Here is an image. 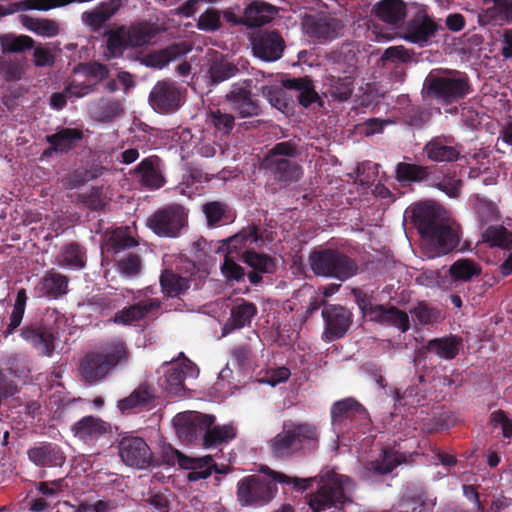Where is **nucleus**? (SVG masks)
Listing matches in <instances>:
<instances>
[{"instance_id": "nucleus-36", "label": "nucleus", "mask_w": 512, "mask_h": 512, "mask_svg": "<svg viewBox=\"0 0 512 512\" xmlns=\"http://www.w3.org/2000/svg\"><path fill=\"white\" fill-rule=\"evenodd\" d=\"M375 15L384 23L401 26L407 15V5L403 0H381L374 7Z\"/></svg>"}, {"instance_id": "nucleus-45", "label": "nucleus", "mask_w": 512, "mask_h": 512, "mask_svg": "<svg viewBox=\"0 0 512 512\" xmlns=\"http://www.w3.org/2000/svg\"><path fill=\"white\" fill-rule=\"evenodd\" d=\"M56 261L61 267H69L78 270L83 269L86 265L85 250L76 242L68 243L61 248L56 257Z\"/></svg>"}, {"instance_id": "nucleus-19", "label": "nucleus", "mask_w": 512, "mask_h": 512, "mask_svg": "<svg viewBox=\"0 0 512 512\" xmlns=\"http://www.w3.org/2000/svg\"><path fill=\"white\" fill-rule=\"evenodd\" d=\"M122 461L130 467L145 469L152 464L150 447L141 437L125 436L118 445Z\"/></svg>"}, {"instance_id": "nucleus-62", "label": "nucleus", "mask_w": 512, "mask_h": 512, "mask_svg": "<svg viewBox=\"0 0 512 512\" xmlns=\"http://www.w3.org/2000/svg\"><path fill=\"white\" fill-rule=\"evenodd\" d=\"M129 47L126 40L125 26H120L117 30L111 31L107 38V48L113 55L122 54Z\"/></svg>"}, {"instance_id": "nucleus-44", "label": "nucleus", "mask_w": 512, "mask_h": 512, "mask_svg": "<svg viewBox=\"0 0 512 512\" xmlns=\"http://www.w3.org/2000/svg\"><path fill=\"white\" fill-rule=\"evenodd\" d=\"M28 296L26 289L20 288L17 291L16 299L13 305L12 312L9 316V322H2V329L0 330L3 338L7 339L12 335L16 329L21 325L26 310Z\"/></svg>"}, {"instance_id": "nucleus-39", "label": "nucleus", "mask_w": 512, "mask_h": 512, "mask_svg": "<svg viewBox=\"0 0 512 512\" xmlns=\"http://www.w3.org/2000/svg\"><path fill=\"white\" fill-rule=\"evenodd\" d=\"M188 51L183 43H174L166 48L147 53L143 57L142 63L147 67L162 69L171 61L186 55Z\"/></svg>"}, {"instance_id": "nucleus-52", "label": "nucleus", "mask_w": 512, "mask_h": 512, "mask_svg": "<svg viewBox=\"0 0 512 512\" xmlns=\"http://www.w3.org/2000/svg\"><path fill=\"white\" fill-rule=\"evenodd\" d=\"M35 41L27 35H15L12 33L0 35L2 53H21L34 47Z\"/></svg>"}, {"instance_id": "nucleus-1", "label": "nucleus", "mask_w": 512, "mask_h": 512, "mask_svg": "<svg viewBox=\"0 0 512 512\" xmlns=\"http://www.w3.org/2000/svg\"><path fill=\"white\" fill-rule=\"evenodd\" d=\"M261 471L280 484L292 485L295 490L301 492L308 490L312 482L317 481L319 483L317 490L307 495V503L312 512H326L331 509L340 511L353 502L355 481L333 470L309 478L291 477L269 467Z\"/></svg>"}, {"instance_id": "nucleus-38", "label": "nucleus", "mask_w": 512, "mask_h": 512, "mask_svg": "<svg viewBox=\"0 0 512 512\" xmlns=\"http://www.w3.org/2000/svg\"><path fill=\"white\" fill-rule=\"evenodd\" d=\"M462 345L463 340L460 336L450 334L429 340L422 349L425 352L434 353L440 358L452 360L457 357Z\"/></svg>"}, {"instance_id": "nucleus-30", "label": "nucleus", "mask_w": 512, "mask_h": 512, "mask_svg": "<svg viewBox=\"0 0 512 512\" xmlns=\"http://www.w3.org/2000/svg\"><path fill=\"white\" fill-rule=\"evenodd\" d=\"M263 165L279 182H296L303 174L299 164L286 158L265 157Z\"/></svg>"}, {"instance_id": "nucleus-20", "label": "nucleus", "mask_w": 512, "mask_h": 512, "mask_svg": "<svg viewBox=\"0 0 512 512\" xmlns=\"http://www.w3.org/2000/svg\"><path fill=\"white\" fill-rule=\"evenodd\" d=\"M130 174L149 190L160 189L166 184L165 164L157 155H151L141 160Z\"/></svg>"}, {"instance_id": "nucleus-15", "label": "nucleus", "mask_w": 512, "mask_h": 512, "mask_svg": "<svg viewBox=\"0 0 512 512\" xmlns=\"http://www.w3.org/2000/svg\"><path fill=\"white\" fill-rule=\"evenodd\" d=\"M326 341H335L343 338L353 323V313L345 306L339 304H325L321 312Z\"/></svg>"}, {"instance_id": "nucleus-18", "label": "nucleus", "mask_w": 512, "mask_h": 512, "mask_svg": "<svg viewBox=\"0 0 512 512\" xmlns=\"http://www.w3.org/2000/svg\"><path fill=\"white\" fill-rule=\"evenodd\" d=\"M423 153L431 162L453 163L461 157L462 145L452 135L441 134L425 143Z\"/></svg>"}, {"instance_id": "nucleus-8", "label": "nucleus", "mask_w": 512, "mask_h": 512, "mask_svg": "<svg viewBox=\"0 0 512 512\" xmlns=\"http://www.w3.org/2000/svg\"><path fill=\"white\" fill-rule=\"evenodd\" d=\"M330 416L332 428L337 434L369 427L371 424L367 409L353 397L334 402L330 408Z\"/></svg>"}, {"instance_id": "nucleus-5", "label": "nucleus", "mask_w": 512, "mask_h": 512, "mask_svg": "<svg viewBox=\"0 0 512 512\" xmlns=\"http://www.w3.org/2000/svg\"><path fill=\"white\" fill-rule=\"evenodd\" d=\"M318 442L317 427L304 422L285 426L268 442V446L274 458L289 460L300 453L317 449Z\"/></svg>"}, {"instance_id": "nucleus-59", "label": "nucleus", "mask_w": 512, "mask_h": 512, "mask_svg": "<svg viewBox=\"0 0 512 512\" xmlns=\"http://www.w3.org/2000/svg\"><path fill=\"white\" fill-rule=\"evenodd\" d=\"M79 198L80 201L92 211H104L108 205V201L101 187H92L88 193L80 194Z\"/></svg>"}, {"instance_id": "nucleus-47", "label": "nucleus", "mask_w": 512, "mask_h": 512, "mask_svg": "<svg viewBox=\"0 0 512 512\" xmlns=\"http://www.w3.org/2000/svg\"><path fill=\"white\" fill-rule=\"evenodd\" d=\"M137 245L136 240L127 232L126 228H116L106 235L102 250L107 253L117 254L124 249Z\"/></svg>"}, {"instance_id": "nucleus-35", "label": "nucleus", "mask_w": 512, "mask_h": 512, "mask_svg": "<svg viewBox=\"0 0 512 512\" xmlns=\"http://www.w3.org/2000/svg\"><path fill=\"white\" fill-rule=\"evenodd\" d=\"M82 139L83 132L81 130L77 128H61L56 133L46 136V141L50 147L45 151V154H50L51 152L68 153Z\"/></svg>"}, {"instance_id": "nucleus-55", "label": "nucleus", "mask_w": 512, "mask_h": 512, "mask_svg": "<svg viewBox=\"0 0 512 512\" xmlns=\"http://www.w3.org/2000/svg\"><path fill=\"white\" fill-rule=\"evenodd\" d=\"M241 259L260 273H273L276 269L275 258L263 253H257L254 250L243 251L241 253Z\"/></svg>"}, {"instance_id": "nucleus-46", "label": "nucleus", "mask_w": 512, "mask_h": 512, "mask_svg": "<svg viewBox=\"0 0 512 512\" xmlns=\"http://www.w3.org/2000/svg\"><path fill=\"white\" fill-rule=\"evenodd\" d=\"M209 227H218L234 219L230 206L221 201H210L202 206Z\"/></svg>"}, {"instance_id": "nucleus-10", "label": "nucleus", "mask_w": 512, "mask_h": 512, "mask_svg": "<svg viewBox=\"0 0 512 512\" xmlns=\"http://www.w3.org/2000/svg\"><path fill=\"white\" fill-rule=\"evenodd\" d=\"M302 25L306 35L317 44H328L342 37L345 29L342 19L327 12L306 15Z\"/></svg>"}, {"instance_id": "nucleus-40", "label": "nucleus", "mask_w": 512, "mask_h": 512, "mask_svg": "<svg viewBox=\"0 0 512 512\" xmlns=\"http://www.w3.org/2000/svg\"><path fill=\"white\" fill-rule=\"evenodd\" d=\"M193 363L185 359L181 364H173L165 374L166 389L170 394L181 396L185 392L184 380L188 375H193Z\"/></svg>"}, {"instance_id": "nucleus-27", "label": "nucleus", "mask_w": 512, "mask_h": 512, "mask_svg": "<svg viewBox=\"0 0 512 512\" xmlns=\"http://www.w3.org/2000/svg\"><path fill=\"white\" fill-rule=\"evenodd\" d=\"M156 389L153 384L143 382L128 396L118 402L122 413L133 409L150 410L155 406Z\"/></svg>"}, {"instance_id": "nucleus-32", "label": "nucleus", "mask_w": 512, "mask_h": 512, "mask_svg": "<svg viewBox=\"0 0 512 512\" xmlns=\"http://www.w3.org/2000/svg\"><path fill=\"white\" fill-rule=\"evenodd\" d=\"M278 9L263 0H253L244 9L245 26L257 28L270 23Z\"/></svg>"}, {"instance_id": "nucleus-24", "label": "nucleus", "mask_w": 512, "mask_h": 512, "mask_svg": "<svg viewBox=\"0 0 512 512\" xmlns=\"http://www.w3.org/2000/svg\"><path fill=\"white\" fill-rule=\"evenodd\" d=\"M160 307L161 301L158 298H146L118 310L110 321L118 325H131L158 312Z\"/></svg>"}, {"instance_id": "nucleus-25", "label": "nucleus", "mask_w": 512, "mask_h": 512, "mask_svg": "<svg viewBox=\"0 0 512 512\" xmlns=\"http://www.w3.org/2000/svg\"><path fill=\"white\" fill-rule=\"evenodd\" d=\"M28 459L38 467H61L66 460L62 448L52 442H40L27 451Z\"/></svg>"}, {"instance_id": "nucleus-34", "label": "nucleus", "mask_w": 512, "mask_h": 512, "mask_svg": "<svg viewBox=\"0 0 512 512\" xmlns=\"http://www.w3.org/2000/svg\"><path fill=\"white\" fill-rule=\"evenodd\" d=\"M122 6V0H109L100 3L97 7L82 13V21L92 31H99L104 24L111 19Z\"/></svg>"}, {"instance_id": "nucleus-29", "label": "nucleus", "mask_w": 512, "mask_h": 512, "mask_svg": "<svg viewBox=\"0 0 512 512\" xmlns=\"http://www.w3.org/2000/svg\"><path fill=\"white\" fill-rule=\"evenodd\" d=\"M262 241V235L256 225L244 227L235 235L228 237L222 241V249L226 251V255L231 256L233 253H240L242 250H252L251 246Z\"/></svg>"}, {"instance_id": "nucleus-14", "label": "nucleus", "mask_w": 512, "mask_h": 512, "mask_svg": "<svg viewBox=\"0 0 512 512\" xmlns=\"http://www.w3.org/2000/svg\"><path fill=\"white\" fill-rule=\"evenodd\" d=\"M165 461L168 464H174L176 461L183 469L189 470L187 479L191 482L208 478L213 471L221 473L217 469L213 457L206 455L204 457H189L180 451L169 447V451H165Z\"/></svg>"}, {"instance_id": "nucleus-51", "label": "nucleus", "mask_w": 512, "mask_h": 512, "mask_svg": "<svg viewBox=\"0 0 512 512\" xmlns=\"http://www.w3.org/2000/svg\"><path fill=\"white\" fill-rule=\"evenodd\" d=\"M328 93L336 101L348 100L354 90V80L350 76L337 77L330 75L327 77Z\"/></svg>"}, {"instance_id": "nucleus-64", "label": "nucleus", "mask_w": 512, "mask_h": 512, "mask_svg": "<svg viewBox=\"0 0 512 512\" xmlns=\"http://www.w3.org/2000/svg\"><path fill=\"white\" fill-rule=\"evenodd\" d=\"M356 53L350 47L349 44H342L340 48L332 50L328 55L327 59L333 64L343 65L350 64L354 61Z\"/></svg>"}, {"instance_id": "nucleus-11", "label": "nucleus", "mask_w": 512, "mask_h": 512, "mask_svg": "<svg viewBox=\"0 0 512 512\" xmlns=\"http://www.w3.org/2000/svg\"><path fill=\"white\" fill-rule=\"evenodd\" d=\"M271 480L259 475H249L237 483V499L242 506L264 505L270 502L277 494V486Z\"/></svg>"}, {"instance_id": "nucleus-12", "label": "nucleus", "mask_w": 512, "mask_h": 512, "mask_svg": "<svg viewBox=\"0 0 512 512\" xmlns=\"http://www.w3.org/2000/svg\"><path fill=\"white\" fill-rule=\"evenodd\" d=\"M185 88L175 81L165 79L158 81L149 93V104L160 114L176 112L185 101Z\"/></svg>"}, {"instance_id": "nucleus-6", "label": "nucleus", "mask_w": 512, "mask_h": 512, "mask_svg": "<svg viewBox=\"0 0 512 512\" xmlns=\"http://www.w3.org/2000/svg\"><path fill=\"white\" fill-rule=\"evenodd\" d=\"M424 89L427 97L445 105L456 103L473 92L468 75L458 70L430 72L424 81Z\"/></svg>"}, {"instance_id": "nucleus-13", "label": "nucleus", "mask_w": 512, "mask_h": 512, "mask_svg": "<svg viewBox=\"0 0 512 512\" xmlns=\"http://www.w3.org/2000/svg\"><path fill=\"white\" fill-rule=\"evenodd\" d=\"M253 55L263 62H275L282 58L286 42L277 29H259L249 37Z\"/></svg>"}, {"instance_id": "nucleus-60", "label": "nucleus", "mask_w": 512, "mask_h": 512, "mask_svg": "<svg viewBox=\"0 0 512 512\" xmlns=\"http://www.w3.org/2000/svg\"><path fill=\"white\" fill-rule=\"evenodd\" d=\"M221 13L219 10L209 8L205 10L198 19L197 28L205 32H214L221 28Z\"/></svg>"}, {"instance_id": "nucleus-22", "label": "nucleus", "mask_w": 512, "mask_h": 512, "mask_svg": "<svg viewBox=\"0 0 512 512\" xmlns=\"http://www.w3.org/2000/svg\"><path fill=\"white\" fill-rule=\"evenodd\" d=\"M71 431L73 435L86 444H93L112 433L111 424L100 417L87 415L75 422Z\"/></svg>"}, {"instance_id": "nucleus-28", "label": "nucleus", "mask_w": 512, "mask_h": 512, "mask_svg": "<svg viewBox=\"0 0 512 512\" xmlns=\"http://www.w3.org/2000/svg\"><path fill=\"white\" fill-rule=\"evenodd\" d=\"M69 278L56 271L50 269L38 281L34 291L39 296L47 297L49 299H59L68 293Z\"/></svg>"}, {"instance_id": "nucleus-53", "label": "nucleus", "mask_w": 512, "mask_h": 512, "mask_svg": "<svg viewBox=\"0 0 512 512\" xmlns=\"http://www.w3.org/2000/svg\"><path fill=\"white\" fill-rule=\"evenodd\" d=\"M20 23L28 30L47 37L56 36L59 33L58 24L50 19H37L26 14L19 16Z\"/></svg>"}, {"instance_id": "nucleus-61", "label": "nucleus", "mask_w": 512, "mask_h": 512, "mask_svg": "<svg viewBox=\"0 0 512 512\" xmlns=\"http://www.w3.org/2000/svg\"><path fill=\"white\" fill-rule=\"evenodd\" d=\"M384 324L397 327L402 332H406L410 328V322L407 313L395 306L388 307L385 314Z\"/></svg>"}, {"instance_id": "nucleus-21", "label": "nucleus", "mask_w": 512, "mask_h": 512, "mask_svg": "<svg viewBox=\"0 0 512 512\" xmlns=\"http://www.w3.org/2000/svg\"><path fill=\"white\" fill-rule=\"evenodd\" d=\"M225 98L241 118L258 116L261 112L257 100L253 98L251 80L233 84Z\"/></svg>"}, {"instance_id": "nucleus-7", "label": "nucleus", "mask_w": 512, "mask_h": 512, "mask_svg": "<svg viewBox=\"0 0 512 512\" xmlns=\"http://www.w3.org/2000/svg\"><path fill=\"white\" fill-rule=\"evenodd\" d=\"M315 276L346 281L357 275L359 267L355 259L335 248L314 250L308 257Z\"/></svg>"}, {"instance_id": "nucleus-17", "label": "nucleus", "mask_w": 512, "mask_h": 512, "mask_svg": "<svg viewBox=\"0 0 512 512\" xmlns=\"http://www.w3.org/2000/svg\"><path fill=\"white\" fill-rule=\"evenodd\" d=\"M21 338L41 356L51 357L55 351L57 331L44 323H29L20 329Z\"/></svg>"}, {"instance_id": "nucleus-31", "label": "nucleus", "mask_w": 512, "mask_h": 512, "mask_svg": "<svg viewBox=\"0 0 512 512\" xmlns=\"http://www.w3.org/2000/svg\"><path fill=\"white\" fill-rule=\"evenodd\" d=\"M283 84L285 88L297 92L296 99L302 107L309 108L314 103L323 106V100L316 91L313 80L310 77L290 78L285 80Z\"/></svg>"}, {"instance_id": "nucleus-41", "label": "nucleus", "mask_w": 512, "mask_h": 512, "mask_svg": "<svg viewBox=\"0 0 512 512\" xmlns=\"http://www.w3.org/2000/svg\"><path fill=\"white\" fill-rule=\"evenodd\" d=\"M239 68L226 59L222 54L216 53L210 60L207 79L209 85H218L234 77Z\"/></svg>"}, {"instance_id": "nucleus-63", "label": "nucleus", "mask_w": 512, "mask_h": 512, "mask_svg": "<svg viewBox=\"0 0 512 512\" xmlns=\"http://www.w3.org/2000/svg\"><path fill=\"white\" fill-rule=\"evenodd\" d=\"M142 267V261L138 254L128 253L117 262L118 270L129 277L136 276Z\"/></svg>"}, {"instance_id": "nucleus-16", "label": "nucleus", "mask_w": 512, "mask_h": 512, "mask_svg": "<svg viewBox=\"0 0 512 512\" xmlns=\"http://www.w3.org/2000/svg\"><path fill=\"white\" fill-rule=\"evenodd\" d=\"M215 422L213 415L199 412L180 413L175 418V427L178 437L188 443L202 441L205 429Z\"/></svg>"}, {"instance_id": "nucleus-50", "label": "nucleus", "mask_w": 512, "mask_h": 512, "mask_svg": "<svg viewBox=\"0 0 512 512\" xmlns=\"http://www.w3.org/2000/svg\"><path fill=\"white\" fill-rule=\"evenodd\" d=\"M90 309L102 316H109L121 305V298L115 294H95L87 299Z\"/></svg>"}, {"instance_id": "nucleus-42", "label": "nucleus", "mask_w": 512, "mask_h": 512, "mask_svg": "<svg viewBox=\"0 0 512 512\" xmlns=\"http://www.w3.org/2000/svg\"><path fill=\"white\" fill-rule=\"evenodd\" d=\"M159 33V28L150 22L142 21L125 27L129 47H142L150 44Z\"/></svg>"}, {"instance_id": "nucleus-23", "label": "nucleus", "mask_w": 512, "mask_h": 512, "mask_svg": "<svg viewBox=\"0 0 512 512\" xmlns=\"http://www.w3.org/2000/svg\"><path fill=\"white\" fill-rule=\"evenodd\" d=\"M478 22L481 26L512 23V0H482Z\"/></svg>"}, {"instance_id": "nucleus-4", "label": "nucleus", "mask_w": 512, "mask_h": 512, "mask_svg": "<svg viewBox=\"0 0 512 512\" xmlns=\"http://www.w3.org/2000/svg\"><path fill=\"white\" fill-rule=\"evenodd\" d=\"M395 173L399 182L426 183L449 197H458L462 187V181L457 178L456 172L443 165L399 162L396 165Z\"/></svg>"}, {"instance_id": "nucleus-33", "label": "nucleus", "mask_w": 512, "mask_h": 512, "mask_svg": "<svg viewBox=\"0 0 512 512\" xmlns=\"http://www.w3.org/2000/svg\"><path fill=\"white\" fill-rule=\"evenodd\" d=\"M438 30V25L427 15L416 17L408 22L405 39L423 46L427 44Z\"/></svg>"}, {"instance_id": "nucleus-54", "label": "nucleus", "mask_w": 512, "mask_h": 512, "mask_svg": "<svg viewBox=\"0 0 512 512\" xmlns=\"http://www.w3.org/2000/svg\"><path fill=\"white\" fill-rule=\"evenodd\" d=\"M235 437L234 429L232 426H209L205 429V433L202 439V445L205 448H214L223 443L228 442L230 439Z\"/></svg>"}, {"instance_id": "nucleus-48", "label": "nucleus", "mask_w": 512, "mask_h": 512, "mask_svg": "<svg viewBox=\"0 0 512 512\" xmlns=\"http://www.w3.org/2000/svg\"><path fill=\"white\" fill-rule=\"evenodd\" d=\"M427 505V496L423 488H412L400 498L396 512H422Z\"/></svg>"}, {"instance_id": "nucleus-2", "label": "nucleus", "mask_w": 512, "mask_h": 512, "mask_svg": "<svg viewBox=\"0 0 512 512\" xmlns=\"http://www.w3.org/2000/svg\"><path fill=\"white\" fill-rule=\"evenodd\" d=\"M412 217L432 257L446 255L458 246V230L444 223L433 207L419 204L413 209Z\"/></svg>"}, {"instance_id": "nucleus-9", "label": "nucleus", "mask_w": 512, "mask_h": 512, "mask_svg": "<svg viewBox=\"0 0 512 512\" xmlns=\"http://www.w3.org/2000/svg\"><path fill=\"white\" fill-rule=\"evenodd\" d=\"M188 211L178 203L157 209L148 219L147 226L159 237L176 238L187 226Z\"/></svg>"}, {"instance_id": "nucleus-57", "label": "nucleus", "mask_w": 512, "mask_h": 512, "mask_svg": "<svg viewBox=\"0 0 512 512\" xmlns=\"http://www.w3.org/2000/svg\"><path fill=\"white\" fill-rule=\"evenodd\" d=\"M483 239L492 247L512 249V231L502 225L488 227L483 233Z\"/></svg>"}, {"instance_id": "nucleus-37", "label": "nucleus", "mask_w": 512, "mask_h": 512, "mask_svg": "<svg viewBox=\"0 0 512 512\" xmlns=\"http://www.w3.org/2000/svg\"><path fill=\"white\" fill-rule=\"evenodd\" d=\"M257 313L258 308L254 303L241 299L231 308L230 317L223 328L224 332L229 333L250 326Z\"/></svg>"}, {"instance_id": "nucleus-26", "label": "nucleus", "mask_w": 512, "mask_h": 512, "mask_svg": "<svg viewBox=\"0 0 512 512\" xmlns=\"http://www.w3.org/2000/svg\"><path fill=\"white\" fill-rule=\"evenodd\" d=\"M401 454L392 448L382 449L379 457L364 464L360 478L365 481L391 473L402 461Z\"/></svg>"}, {"instance_id": "nucleus-58", "label": "nucleus", "mask_w": 512, "mask_h": 512, "mask_svg": "<svg viewBox=\"0 0 512 512\" xmlns=\"http://www.w3.org/2000/svg\"><path fill=\"white\" fill-rule=\"evenodd\" d=\"M481 269L470 259H459L449 268V275L455 281H470L474 276H478Z\"/></svg>"}, {"instance_id": "nucleus-56", "label": "nucleus", "mask_w": 512, "mask_h": 512, "mask_svg": "<svg viewBox=\"0 0 512 512\" xmlns=\"http://www.w3.org/2000/svg\"><path fill=\"white\" fill-rule=\"evenodd\" d=\"M26 58L18 56L0 59V73L6 81H18L25 73Z\"/></svg>"}, {"instance_id": "nucleus-43", "label": "nucleus", "mask_w": 512, "mask_h": 512, "mask_svg": "<svg viewBox=\"0 0 512 512\" xmlns=\"http://www.w3.org/2000/svg\"><path fill=\"white\" fill-rule=\"evenodd\" d=\"M190 285V279L170 269H165L160 275L161 290L166 297L178 298L190 288Z\"/></svg>"}, {"instance_id": "nucleus-49", "label": "nucleus", "mask_w": 512, "mask_h": 512, "mask_svg": "<svg viewBox=\"0 0 512 512\" xmlns=\"http://www.w3.org/2000/svg\"><path fill=\"white\" fill-rule=\"evenodd\" d=\"M206 123L214 129L215 134L220 136L229 135L236 125L234 115L220 108H213L207 112Z\"/></svg>"}, {"instance_id": "nucleus-3", "label": "nucleus", "mask_w": 512, "mask_h": 512, "mask_svg": "<svg viewBox=\"0 0 512 512\" xmlns=\"http://www.w3.org/2000/svg\"><path fill=\"white\" fill-rule=\"evenodd\" d=\"M129 357V350L122 339H110L99 350L89 351L81 358L78 367L80 379L90 386L99 384L116 367L127 364Z\"/></svg>"}]
</instances>
